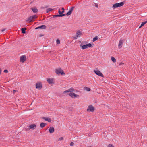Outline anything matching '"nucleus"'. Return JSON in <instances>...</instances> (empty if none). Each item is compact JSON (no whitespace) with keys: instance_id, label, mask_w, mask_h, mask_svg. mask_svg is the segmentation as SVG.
Here are the masks:
<instances>
[{"instance_id":"nucleus-23","label":"nucleus","mask_w":147,"mask_h":147,"mask_svg":"<svg viewBox=\"0 0 147 147\" xmlns=\"http://www.w3.org/2000/svg\"><path fill=\"white\" fill-rule=\"evenodd\" d=\"M40 29H45L46 28V26L45 25H42L39 26Z\"/></svg>"},{"instance_id":"nucleus-9","label":"nucleus","mask_w":147,"mask_h":147,"mask_svg":"<svg viewBox=\"0 0 147 147\" xmlns=\"http://www.w3.org/2000/svg\"><path fill=\"white\" fill-rule=\"evenodd\" d=\"M125 40L124 39H121L119 42L118 44V47L119 48H121L122 47L123 44V43Z\"/></svg>"},{"instance_id":"nucleus-44","label":"nucleus","mask_w":147,"mask_h":147,"mask_svg":"<svg viewBox=\"0 0 147 147\" xmlns=\"http://www.w3.org/2000/svg\"><path fill=\"white\" fill-rule=\"evenodd\" d=\"M24 29L25 30L26 29V28H25H25H24Z\"/></svg>"},{"instance_id":"nucleus-28","label":"nucleus","mask_w":147,"mask_h":147,"mask_svg":"<svg viewBox=\"0 0 147 147\" xmlns=\"http://www.w3.org/2000/svg\"><path fill=\"white\" fill-rule=\"evenodd\" d=\"M56 43L58 44H59L60 43V41L59 39H57L56 40Z\"/></svg>"},{"instance_id":"nucleus-11","label":"nucleus","mask_w":147,"mask_h":147,"mask_svg":"<svg viewBox=\"0 0 147 147\" xmlns=\"http://www.w3.org/2000/svg\"><path fill=\"white\" fill-rule=\"evenodd\" d=\"M36 89H40L42 88V85L41 83H37L36 84Z\"/></svg>"},{"instance_id":"nucleus-5","label":"nucleus","mask_w":147,"mask_h":147,"mask_svg":"<svg viewBox=\"0 0 147 147\" xmlns=\"http://www.w3.org/2000/svg\"><path fill=\"white\" fill-rule=\"evenodd\" d=\"M36 127V125L35 124H32L30 125L28 127H27L26 128V131H27L30 129L34 130Z\"/></svg>"},{"instance_id":"nucleus-29","label":"nucleus","mask_w":147,"mask_h":147,"mask_svg":"<svg viewBox=\"0 0 147 147\" xmlns=\"http://www.w3.org/2000/svg\"><path fill=\"white\" fill-rule=\"evenodd\" d=\"M108 147H114V146L112 144H110L108 145Z\"/></svg>"},{"instance_id":"nucleus-40","label":"nucleus","mask_w":147,"mask_h":147,"mask_svg":"<svg viewBox=\"0 0 147 147\" xmlns=\"http://www.w3.org/2000/svg\"><path fill=\"white\" fill-rule=\"evenodd\" d=\"M95 6L96 7L98 8V5L97 4Z\"/></svg>"},{"instance_id":"nucleus-42","label":"nucleus","mask_w":147,"mask_h":147,"mask_svg":"<svg viewBox=\"0 0 147 147\" xmlns=\"http://www.w3.org/2000/svg\"><path fill=\"white\" fill-rule=\"evenodd\" d=\"M16 92V90H13V92L14 93H15Z\"/></svg>"},{"instance_id":"nucleus-39","label":"nucleus","mask_w":147,"mask_h":147,"mask_svg":"<svg viewBox=\"0 0 147 147\" xmlns=\"http://www.w3.org/2000/svg\"><path fill=\"white\" fill-rule=\"evenodd\" d=\"M5 30V29H3L1 30V31L2 32H3V31H4Z\"/></svg>"},{"instance_id":"nucleus-8","label":"nucleus","mask_w":147,"mask_h":147,"mask_svg":"<svg viewBox=\"0 0 147 147\" xmlns=\"http://www.w3.org/2000/svg\"><path fill=\"white\" fill-rule=\"evenodd\" d=\"M94 71L95 72V73L97 74V75L100 76L101 77H103L104 75H103L102 73L99 70H94Z\"/></svg>"},{"instance_id":"nucleus-10","label":"nucleus","mask_w":147,"mask_h":147,"mask_svg":"<svg viewBox=\"0 0 147 147\" xmlns=\"http://www.w3.org/2000/svg\"><path fill=\"white\" fill-rule=\"evenodd\" d=\"M76 36L73 37V38L74 39H77L78 38L80 37V36L81 35V31L79 30L77 31L76 32Z\"/></svg>"},{"instance_id":"nucleus-22","label":"nucleus","mask_w":147,"mask_h":147,"mask_svg":"<svg viewBox=\"0 0 147 147\" xmlns=\"http://www.w3.org/2000/svg\"><path fill=\"white\" fill-rule=\"evenodd\" d=\"M111 60L114 63H115L116 61V59L113 57H111Z\"/></svg>"},{"instance_id":"nucleus-4","label":"nucleus","mask_w":147,"mask_h":147,"mask_svg":"<svg viewBox=\"0 0 147 147\" xmlns=\"http://www.w3.org/2000/svg\"><path fill=\"white\" fill-rule=\"evenodd\" d=\"M124 5L123 2H121L119 3H117L114 4L113 6L112 7L113 9H115L116 8L118 7H120Z\"/></svg>"},{"instance_id":"nucleus-7","label":"nucleus","mask_w":147,"mask_h":147,"mask_svg":"<svg viewBox=\"0 0 147 147\" xmlns=\"http://www.w3.org/2000/svg\"><path fill=\"white\" fill-rule=\"evenodd\" d=\"M26 59V56L25 55H22L20 57V61L23 63Z\"/></svg>"},{"instance_id":"nucleus-33","label":"nucleus","mask_w":147,"mask_h":147,"mask_svg":"<svg viewBox=\"0 0 147 147\" xmlns=\"http://www.w3.org/2000/svg\"><path fill=\"white\" fill-rule=\"evenodd\" d=\"M4 72L5 73H7L8 72V71L7 70H5L4 71Z\"/></svg>"},{"instance_id":"nucleus-15","label":"nucleus","mask_w":147,"mask_h":147,"mask_svg":"<svg viewBox=\"0 0 147 147\" xmlns=\"http://www.w3.org/2000/svg\"><path fill=\"white\" fill-rule=\"evenodd\" d=\"M49 130L50 133H52L54 131V128L53 127H50L49 129Z\"/></svg>"},{"instance_id":"nucleus-6","label":"nucleus","mask_w":147,"mask_h":147,"mask_svg":"<svg viewBox=\"0 0 147 147\" xmlns=\"http://www.w3.org/2000/svg\"><path fill=\"white\" fill-rule=\"evenodd\" d=\"M87 111L93 112L94 111V108L92 105H90L88 106Z\"/></svg>"},{"instance_id":"nucleus-21","label":"nucleus","mask_w":147,"mask_h":147,"mask_svg":"<svg viewBox=\"0 0 147 147\" xmlns=\"http://www.w3.org/2000/svg\"><path fill=\"white\" fill-rule=\"evenodd\" d=\"M53 10V9H51V8H48V9H47L46 10V13H48L49 11H51Z\"/></svg>"},{"instance_id":"nucleus-24","label":"nucleus","mask_w":147,"mask_h":147,"mask_svg":"<svg viewBox=\"0 0 147 147\" xmlns=\"http://www.w3.org/2000/svg\"><path fill=\"white\" fill-rule=\"evenodd\" d=\"M68 90H69V91L70 92H73L74 91V89L73 87L70 88L68 89Z\"/></svg>"},{"instance_id":"nucleus-38","label":"nucleus","mask_w":147,"mask_h":147,"mask_svg":"<svg viewBox=\"0 0 147 147\" xmlns=\"http://www.w3.org/2000/svg\"><path fill=\"white\" fill-rule=\"evenodd\" d=\"M64 11H61V14H63L64 13Z\"/></svg>"},{"instance_id":"nucleus-12","label":"nucleus","mask_w":147,"mask_h":147,"mask_svg":"<svg viewBox=\"0 0 147 147\" xmlns=\"http://www.w3.org/2000/svg\"><path fill=\"white\" fill-rule=\"evenodd\" d=\"M69 95L71 97L74 98L79 96L78 95L76 94L74 92H71L69 94Z\"/></svg>"},{"instance_id":"nucleus-45","label":"nucleus","mask_w":147,"mask_h":147,"mask_svg":"<svg viewBox=\"0 0 147 147\" xmlns=\"http://www.w3.org/2000/svg\"><path fill=\"white\" fill-rule=\"evenodd\" d=\"M48 7L47 6H46L45 7V8H47V7Z\"/></svg>"},{"instance_id":"nucleus-13","label":"nucleus","mask_w":147,"mask_h":147,"mask_svg":"<svg viewBox=\"0 0 147 147\" xmlns=\"http://www.w3.org/2000/svg\"><path fill=\"white\" fill-rule=\"evenodd\" d=\"M75 7L74 6H72L69 10L68 12L66 14V15L69 16L71 15L73 10L74 9Z\"/></svg>"},{"instance_id":"nucleus-37","label":"nucleus","mask_w":147,"mask_h":147,"mask_svg":"<svg viewBox=\"0 0 147 147\" xmlns=\"http://www.w3.org/2000/svg\"><path fill=\"white\" fill-rule=\"evenodd\" d=\"M42 36H43V35L42 34H40L39 35V36L40 37H42Z\"/></svg>"},{"instance_id":"nucleus-3","label":"nucleus","mask_w":147,"mask_h":147,"mask_svg":"<svg viewBox=\"0 0 147 147\" xmlns=\"http://www.w3.org/2000/svg\"><path fill=\"white\" fill-rule=\"evenodd\" d=\"M55 73L57 74H61L62 75H65V74L61 68H59L55 69Z\"/></svg>"},{"instance_id":"nucleus-26","label":"nucleus","mask_w":147,"mask_h":147,"mask_svg":"<svg viewBox=\"0 0 147 147\" xmlns=\"http://www.w3.org/2000/svg\"><path fill=\"white\" fill-rule=\"evenodd\" d=\"M22 32L23 34H25L26 33V31L23 28L21 29Z\"/></svg>"},{"instance_id":"nucleus-14","label":"nucleus","mask_w":147,"mask_h":147,"mask_svg":"<svg viewBox=\"0 0 147 147\" xmlns=\"http://www.w3.org/2000/svg\"><path fill=\"white\" fill-rule=\"evenodd\" d=\"M47 80L49 84H54V79L53 78H47Z\"/></svg>"},{"instance_id":"nucleus-16","label":"nucleus","mask_w":147,"mask_h":147,"mask_svg":"<svg viewBox=\"0 0 147 147\" xmlns=\"http://www.w3.org/2000/svg\"><path fill=\"white\" fill-rule=\"evenodd\" d=\"M42 119L44 120H45L46 121L48 122H50L51 121V120L50 118H48V117H42Z\"/></svg>"},{"instance_id":"nucleus-32","label":"nucleus","mask_w":147,"mask_h":147,"mask_svg":"<svg viewBox=\"0 0 147 147\" xmlns=\"http://www.w3.org/2000/svg\"><path fill=\"white\" fill-rule=\"evenodd\" d=\"M74 143H73V142H71L70 144V145L71 146H73L74 145Z\"/></svg>"},{"instance_id":"nucleus-31","label":"nucleus","mask_w":147,"mask_h":147,"mask_svg":"<svg viewBox=\"0 0 147 147\" xmlns=\"http://www.w3.org/2000/svg\"><path fill=\"white\" fill-rule=\"evenodd\" d=\"M63 138L62 137H61L59 138L58 140L61 141V140H63Z\"/></svg>"},{"instance_id":"nucleus-19","label":"nucleus","mask_w":147,"mask_h":147,"mask_svg":"<svg viewBox=\"0 0 147 147\" xmlns=\"http://www.w3.org/2000/svg\"><path fill=\"white\" fill-rule=\"evenodd\" d=\"M47 125V124L45 123H41L40 124V126L41 128H43L46 125Z\"/></svg>"},{"instance_id":"nucleus-34","label":"nucleus","mask_w":147,"mask_h":147,"mask_svg":"<svg viewBox=\"0 0 147 147\" xmlns=\"http://www.w3.org/2000/svg\"><path fill=\"white\" fill-rule=\"evenodd\" d=\"M124 64V63H122V62H121L119 63V65H121L122 64Z\"/></svg>"},{"instance_id":"nucleus-43","label":"nucleus","mask_w":147,"mask_h":147,"mask_svg":"<svg viewBox=\"0 0 147 147\" xmlns=\"http://www.w3.org/2000/svg\"><path fill=\"white\" fill-rule=\"evenodd\" d=\"M1 69H0V74H1Z\"/></svg>"},{"instance_id":"nucleus-17","label":"nucleus","mask_w":147,"mask_h":147,"mask_svg":"<svg viewBox=\"0 0 147 147\" xmlns=\"http://www.w3.org/2000/svg\"><path fill=\"white\" fill-rule=\"evenodd\" d=\"M31 10L34 13H36L38 11V9L36 8H31Z\"/></svg>"},{"instance_id":"nucleus-1","label":"nucleus","mask_w":147,"mask_h":147,"mask_svg":"<svg viewBox=\"0 0 147 147\" xmlns=\"http://www.w3.org/2000/svg\"><path fill=\"white\" fill-rule=\"evenodd\" d=\"M87 43L86 42H82L80 45V46L82 47V49H84L88 47H91L92 45L91 43H90L86 45L84 44Z\"/></svg>"},{"instance_id":"nucleus-18","label":"nucleus","mask_w":147,"mask_h":147,"mask_svg":"<svg viewBox=\"0 0 147 147\" xmlns=\"http://www.w3.org/2000/svg\"><path fill=\"white\" fill-rule=\"evenodd\" d=\"M65 15V14H58V15H54L53 16V17L54 18L55 17H63V16H64Z\"/></svg>"},{"instance_id":"nucleus-20","label":"nucleus","mask_w":147,"mask_h":147,"mask_svg":"<svg viewBox=\"0 0 147 147\" xmlns=\"http://www.w3.org/2000/svg\"><path fill=\"white\" fill-rule=\"evenodd\" d=\"M147 23V20L146 21H145L142 22L141 26L139 27V28H140L141 27L143 26L146 23Z\"/></svg>"},{"instance_id":"nucleus-27","label":"nucleus","mask_w":147,"mask_h":147,"mask_svg":"<svg viewBox=\"0 0 147 147\" xmlns=\"http://www.w3.org/2000/svg\"><path fill=\"white\" fill-rule=\"evenodd\" d=\"M98 39V37L97 36H95L93 39V41L94 42Z\"/></svg>"},{"instance_id":"nucleus-36","label":"nucleus","mask_w":147,"mask_h":147,"mask_svg":"<svg viewBox=\"0 0 147 147\" xmlns=\"http://www.w3.org/2000/svg\"><path fill=\"white\" fill-rule=\"evenodd\" d=\"M40 29V28L39 26V27H36V28H35V29Z\"/></svg>"},{"instance_id":"nucleus-30","label":"nucleus","mask_w":147,"mask_h":147,"mask_svg":"<svg viewBox=\"0 0 147 147\" xmlns=\"http://www.w3.org/2000/svg\"><path fill=\"white\" fill-rule=\"evenodd\" d=\"M70 92L69 91V90L68 89L67 90H65V91H64L63 92V94H64V93H66L67 92Z\"/></svg>"},{"instance_id":"nucleus-41","label":"nucleus","mask_w":147,"mask_h":147,"mask_svg":"<svg viewBox=\"0 0 147 147\" xmlns=\"http://www.w3.org/2000/svg\"><path fill=\"white\" fill-rule=\"evenodd\" d=\"M62 10H63V11H64L65 10V9L64 8H62Z\"/></svg>"},{"instance_id":"nucleus-35","label":"nucleus","mask_w":147,"mask_h":147,"mask_svg":"<svg viewBox=\"0 0 147 147\" xmlns=\"http://www.w3.org/2000/svg\"><path fill=\"white\" fill-rule=\"evenodd\" d=\"M61 11H60V9H59L58 11V13L59 14H61Z\"/></svg>"},{"instance_id":"nucleus-25","label":"nucleus","mask_w":147,"mask_h":147,"mask_svg":"<svg viewBox=\"0 0 147 147\" xmlns=\"http://www.w3.org/2000/svg\"><path fill=\"white\" fill-rule=\"evenodd\" d=\"M84 90H86L88 91H89L91 90L90 88H88L87 87H85L84 88Z\"/></svg>"},{"instance_id":"nucleus-2","label":"nucleus","mask_w":147,"mask_h":147,"mask_svg":"<svg viewBox=\"0 0 147 147\" xmlns=\"http://www.w3.org/2000/svg\"><path fill=\"white\" fill-rule=\"evenodd\" d=\"M37 17L38 16L36 15H34L31 16L28 18L26 21L28 23H30L32 21H34L35 19L37 18Z\"/></svg>"}]
</instances>
